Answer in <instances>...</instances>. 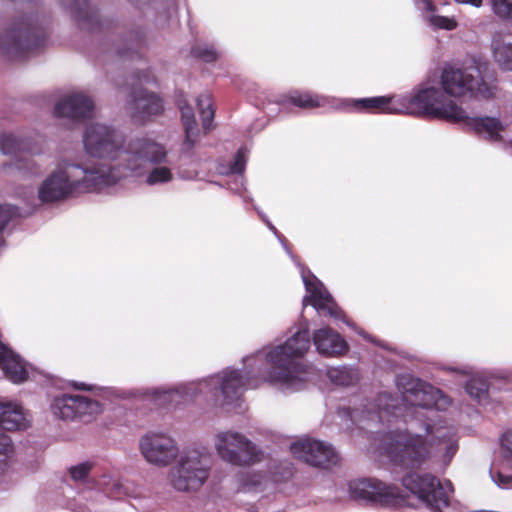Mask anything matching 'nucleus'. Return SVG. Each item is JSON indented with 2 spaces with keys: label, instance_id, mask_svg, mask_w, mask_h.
Instances as JSON below:
<instances>
[{
  "label": "nucleus",
  "instance_id": "f257e3e1",
  "mask_svg": "<svg viewBox=\"0 0 512 512\" xmlns=\"http://www.w3.org/2000/svg\"><path fill=\"white\" fill-rule=\"evenodd\" d=\"M310 346V334L306 326L285 343L272 347L265 354L264 367L245 372V376L239 370H225L209 379L192 382L167 393L172 399L175 396L194 397L209 390L215 403L224 407L237 401L246 388H257L262 382L297 391L303 388L308 377V372L299 362V358L307 353Z\"/></svg>",
  "mask_w": 512,
  "mask_h": 512
},
{
  "label": "nucleus",
  "instance_id": "f03ea898",
  "mask_svg": "<svg viewBox=\"0 0 512 512\" xmlns=\"http://www.w3.org/2000/svg\"><path fill=\"white\" fill-rule=\"evenodd\" d=\"M83 144L91 157L110 161L109 164L89 169L102 188L129 175H144L151 165L160 164L166 159V151L160 144L147 138L126 142L120 130L101 123L86 128Z\"/></svg>",
  "mask_w": 512,
  "mask_h": 512
},
{
  "label": "nucleus",
  "instance_id": "7ed1b4c3",
  "mask_svg": "<svg viewBox=\"0 0 512 512\" xmlns=\"http://www.w3.org/2000/svg\"><path fill=\"white\" fill-rule=\"evenodd\" d=\"M458 447V439L452 429L426 423L421 433L411 430L388 433L383 437L379 451L397 466L420 469L432 461L448 466Z\"/></svg>",
  "mask_w": 512,
  "mask_h": 512
},
{
  "label": "nucleus",
  "instance_id": "20e7f679",
  "mask_svg": "<svg viewBox=\"0 0 512 512\" xmlns=\"http://www.w3.org/2000/svg\"><path fill=\"white\" fill-rule=\"evenodd\" d=\"M50 23V16L38 11L13 17L0 32V53L21 58L44 47L49 39Z\"/></svg>",
  "mask_w": 512,
  "mask_h": 512
},
{
  "label": "nucleus",
  "instance_id": "39448f33",
  "mask_svg": "<svg viewBox=\"0 0 512 512\" xmlns=\"http://www.w3.org/2000/svg\"><path fill=\"white\" fill-rule=\"evenodd\" d=\"M435 73L427 75L411 95L399 96L401 114L432 116L454 122L465 116V110L449 99Z\"/></svg>",
  "mask_w": 512,
  "mask_h": 512
},
{
  "label": "nucleus",
  "instance_id": "423d86ee",
  "mask_svg": "<svg viewBox=\"0 0 512 512\" xmlns=\"http://www.w3.org/2000/svg\"><path fill=\"white\" fill-rule=\"evenodd\" d=\"M102 187L94 179L88 168L67 160L58 162L54 171L42 182L38 190L42 202L63 200L73 193L100 190Z\"/></svg>",
  "mask_w": 512,
  "mask_h": 512
},
{
  "label": "nucleus",
  "instance_id": "0eeeda50",
  "mask_svg": "<svg viewBox=\"0 0 512 512\" xmlns=\"http://www.w3.org/2000/svg\"><path fill=\"white\" fill-rule=\"evenodd\" d=\"M489 66H444L434 72L446 96L465 95L489 98L497 90L496 77L488 72Z\"/></svg>",
  "mask_w": 512,
  "mask_h": 512
},
{
  "label": "nucleus",
  "instance_id": "6e6552de",
  "mask_svg": "<svg viewBox=\"0 0 512 512\" xmlns=\"http://www.w3.org/2000/svg\"><path fill=\"white\" fill-rule=\"evenodd\" d=\"M212 466V455L206 449H185L170 470V483L179 492H197L210 478Z\"/></svg>",
  "mask_w": 512,
  "mask_h": 512
},
{
  "label": "nucleus",
  "instance_id": "1a4fd4ad",
  "mask_svg": "<svg viewBox=\"0 0 512 512\" xmlns=\"http://www.w3.org/2000/svg\"><path fill=\"white\" fill-rule=\"evenodd\" d=\"M214 448L221 460L234 466H250L260 462L263 453L247 437L236 431L215 435Z\"/></svg>",
  "mask_w": 512,
  "mask_h": 512
},
{
  "label": "nucleus",
  "instance_id": "9d476101",
  "mask_svg": "<svg viewBox=\"0 0 512 512\" xmlns=\"http://www.w3.org/2000/svg\"><path fill=\"white\" fill-rule=\"evenodd\" d=\"M402 484L435 512L449 505V492L453 491L449 481L443 484L431 474L409 473L402 478Z\"/></svg>",
  "mask_w": 512,
  "mask_h": 512
},
{
  "label": "nucleus",
  "instance_id": "9b49d317",
  "mask_svg": "<svg viewBox=\"0 0 512 512\" xmlns=\"http://www.w3.org/2000/svg\"><path fill=\"white\" fill-rule=\"evenodd\" d=\"M0 151L15 157L14 166L23 175L41 173V166L31 157V155L41 153V149L31 137L12 133L2 134L0 136Z\"/></svg>",
  "mask_w": 512,
  "mask_h": 512
},
{
  "label": "nucleus",
  "instance_id": "f8f14e48",
  "mask_svg": "<svg viewBox=\"0 0 512 512\" xmlns=\"http://www.w3.org/2000/svg\"><path fill=\"white\" fill-rule=\"evenodd\" d=\"M353 499L374 506H397L402 502L400 490L377 479H360L349 484Z\"/></svg>",
  "mask_w": 512,
  "mask_h": 512
},
{
  "label": "nucleus",
  "instance_id": "ddd939ff",
  "mask_svg": "<svg viewBox=\"0 0 512 512\" xmlns=\"http://www.w3.org/2000/svg\"><path fill=\"white\" fill-rule=\"evenodd\" d=\"M139 449L151 465L166 467L179 456L177 442L165 433L150 432L141 437Z\"/></svg>",
  "mask_w": 512,
  "mask_h": 512
},
{
  "label": "nucleus",
  "instance_id": "4468645a",
  "mask_svg": "<svg viewBox=\"0 0 512 512\" xmlns=\"http://www.w3.org/2000/svg\"><path fill=\"white\" fill-rule=\"evenodd\" d=\"M118 86L131 87L129 99L126 102V110L137 121L145 122L158 116L164 111L162 98L155 92L143 88H136V79L131 82L117 83Z\"/></svg>",
  "mask_w": 512,
  "mask_h": 512
},
{
  "label": "nucleus",
  "instance_id": "2eb2a0df",
  "mask_svg": "<svg viewBox=\"0 0 512 512\" xmlns=\"http://www.w3.org/2000/svg\"><path fill=\"white\" fill-rule=\"evenodd\" d=\"M59 3L82 30L100 32L114 24L112 19H102L99 9L90 0H59Z\"/></svg>",
  "mask_w": 512,
  "mask_h": 512
},
{
  "label": "nucleus",
  "instance_id": "dca6fc26",
  "mask_svg": "<svg viewBox=\"0 0 512 512\" xmlns=\"http://www.w3.org/2000/svg\"><path fill=\"white\" fill-rule=\"evenodd\" d=\"M292 454L304 462L317 467H328L338 462L335 449L322 441L305 439L295 442L290 447Z\"/></svg>",
  "mask_w": 512,
  "mask_h": 512
},
{
  "label": "nucleus",
  "instance_id": "f3484780",
  "mask_svg": "<svg viewBox=\"0 0 512 512\" xmlns=\"http://www.w3.org/2000/svg\"><path fill=\"white\" fill-rule=\"evenodd\" d=\"M397 387L403 403L411 407H432L435 405V394L439 392L426 382L410 375L401 376L397 381Z\"/></svg>",
  "mask_w": 512,
  "mask_h": 512
},
{
  "label": "nucleus",
  "instance_id": "a211bd4d",
  "mask_svg": "<svg viewBox=\"0 0 512 512\" xmlns=\"http://www.w3.org/2000/svg\"><path fill=\"white\" fill-rule=\"evenodd\" d=\"M303 281L306 290L310 293L309 296H305L303 299L304 307L310 303L319 313H323L335 319H342L347 325H350L349 322L345 320L342 310L318 279L314 276L311 279L303 276Z\"/></svg>",
  "mask_w": 512,
  "mask_h": 512
},
{
  "label": "nucleus",
  "instance_id": "6ab92c4d",
  "mask_svg": "<svg viewBox=\"0 0 512 512\" xmlns=\"http://www.w3.org/2000/svg\"><path fill=\"white\" fill-rule=\"evenodd\" d=\"M93 110L94 101L88 94L72 92L56 102L53 114L58 118L84 120L92 117Z\"/></svg>",
  "mask_w": 512,
  "mask_h": 512
},
{
  "label": "nucleus",
  "instance_id": "aec40b11",
  "mask_svg": "<svg viewBox=\"0 0 512 512\" xmlns=\"http://www.w3.org/2000/svg\"><path fill=\"white\" fill-rule=\"evenodd\" d=\"M155 26L164 28L178 13L177 0H128Z\"/></svg>",
  "mask_w": 512,
  "mask_h": 512
},
{
  "label": "nucleus",
  "instance_id": "412c9836",
  "mask_svg": "<svg viewBox=\"0 0 512 512\" xmlns=\"http://www.w3.org/2000/svg\"><path fill=\"white\" fill-rule=\"evenodd\" d=\"M147 45V33L142 27L126 31L113 41V53L124 60H140V51Z\"/></svg>",
  "mask_w": 512,
  "mask_h": 512
},
{
  "label": "nucleus",
  "instance_id": "4be33fe9",
  "mask_svg": "<svg viewBox=\"0 0 512 512\" xmlns=\"http://www.w3.org/2000/svg\"><path fill=\"white\" fill-rule=\"evenodd\" d=\"M492 480L501 488H512V432L501 439L500 458L490 468Z\"/></svg>",
  "mask_w": 512,
  "mask_h": 512
},
{
  "label": "nucleus",
  "instance_id": "5701e85b",
  "mask_svg": "<svg viewBox=\"0 0 512 512\" xmlns=\"http://www.w3.org/2000/svg\"><path fill=\"white\" fill-rule=\"evenodd\" d=\"M313 342L317 352L326 357H339L349 350L345 339L329 327L316 330L313 334Z\"/></svg>",
  "mask_w": 512,
  "mask_h": 512
},
{
  "label": "nucleus",
  "instance_id": "b1692460",
  "mask_svg": "<svg viewBox=\"0 0 512 512\" xmlns=\"http://www.w3.org/2000/svg\"><path fill=\"white\" fill-rule=\"evenodd\" d=\"M454 123H462L471 128L477 135L490 141L501 140V132L504 129L502 123L495 117H470L466 112L462 119L454 121Z\"/></svg>",
  "mask_w": 512,
  "mask_h": 512
},
{
  "label": "nucleus",
  "instance_id": "393cba45",
  "mask_svg": "<svg viewBox=\"0 0 512 512\" xmlns=\"http://www.w3.org/2000/svg\"><path fill=\"white\" fill-rule=\"evenodd\" d=\"M399 105V96H378L352 101V106L357 111L371 113L401 114Z\"/></svg>",
  "mask_w": 512,
  "mask_h": 512
},
{
  "label": "nucleus",
  "instance_id": "a878e982",
  "mask_svg": "<svg viewBox=\"0 0 512 512\" xmlns=\"http://www.w3.org/2000/svg\"><path fill=\"white\" fill-rule=\"evenodd\" d=\"M29 420L23 407L17 402L0 401V427L7 431L27 428Z\"/></svg>",
  "mask_w": 512,
  "mask_h": 512
},
{
  "label": "nucleus",
  "instance_id": "bb28decb",
  "mask_svg": "<svg viewBox=\"0 0 512 512\" xmlns=\"http://www.w3.org/2000/svg\"><path fill=\"white\" fill-rule=\"evenodd\" d=\"M0 368L14 383H21L27 379L28 373L19 355L3 344L0 345Z\"/></svg>",
  "mask_w": 512,
  "mask_h": 512
},
{
  "label": "nucleus",
  "instance_id": "cd10ccee",
  "mask_svg": "<svg viewBox=\"0 0 512 512\" xmlns=\"http://www.w3.org/2000/svg\"><path fill=\"white\" fill-rule=\"evenodd\" d=\"M176 104L181 111V117L185 129V141L183 149L190 150L195 144L198 137L197 123L192 108L188 105L187 100L180 94L176 100Z\"/></svg>",
  "mask_w": 512,
  "mask_h": 512
},
{
  "label": "nucleus",
  "instance_id": "c85d7f7f",
  "mask_svg": "<svg viewBox=\"0 0 512 512\" xmlns=\"http://www.w3.org/2000/svg\"><path fill=\"white\" fill-rule=\"evenodd\" d=\"M99 489L111 499H123L133 494V487L128 482L113 478L109 475H103L98 481Z\"/></svg>",
  "mask_w": 512,
  "mask_h": 512
},
{
  "label": "nucleus",
  "instance_id": "c756f323",
  "mask_svg": "<svg viewBox=\"0 0 512 512\" xmlns=\"http://www.w3.org/2000/svg\"><path fill=\"white\" fill-rule=\"evenodd\" d=\"M224 53V50L217 44L207 41H197L190 49L191 56L205 64H211L222 60Z\"/></svg>",
  "mask_w": 512,
  "mask_h": 512
},
{
  "label": "nucleus",
  "instance_id": "7c9ffc66",
  "mask_svg": "<svg viewBox=\"0 0 512 512\" xmlns=\"http://www.w3.org/2000/svg\"><path fill=\"white\" fill-rule=\"evenodd\" d=\"M53 415L62 420L76 419V395L63 394L55 397L51 403Z\"/></svg>",
  "mask_w": 512,
  "mask_h": 512
},
{
  "label": "nucleus",
  "instance_id": "2f4dec72",
  "mask_svg": "<svg viewBox=\"0 0 512 512\" xmlns=\"http://www.w3.org/2000/svg\"><path fill=\"white\" fill-rule=\"evenodd\" d=\"M237 482L243 492H261L265 489L268 478L264 472L245 471L237 475Z\"/></svg>",
  "mask_w": 512,
  "mask_h": 512
},
{
  "label": "nucleus",
  "instance_id": "473e14b6",
  "mask_svg": "<svg viewBox=\"0 0 512 512\" xmlns=\"http://www.w3.org/2000/svg\"><path fill=\"white\" fill-rule=\"evenodd\" d=\"M289 101L303 109H314L324 107L329 103V99L325 96L313 94L311 92L293 91L289 95Z\"/></svg>",
  "mask_w": 512,
  "mask_h": 512
},
{
  "label": "nucleus",
  "instance_id": "72a5a7b5",
  "mask_svg": "<svg viewBox=\"0 0 512 512\" xmlns=\"http://www.w3.org/2000/svg\"><path fill=\"white\" fill-rule=\"evenodd\" d=\"M491 49L496 64H512V42H507L501 33L493 34Z\"/></svg>",
  "mask_w": 512,
  "mask_h": 512
},
{
  "label": "nucleus",
  "instance_id": "f704fd0d",
  "mask_svg": "<svg viewBox=\"0 0 512 512\" xmlns=\"http://www.w3.org/2000/svg\"><path fill=\"white\" fill-rule=\"evenodd\" d=\"M101 412V405L98 401L86 396L76 395V419L82 422H90Z\"/></svg>",
  "mask_w": 512,
  "mask_h": 512
},
{
  "label": "nucleus",
  "instance_id": "c9c22d12",
  "mask_svg": "<svg viewBox=\"0 0 512 512\" xmlns=\"http://www.w3.org/2000/svg\"><path fill=\"white\" fill-rule=\"evenodd\" d=\"M327 376L332 383L338 386H351L358 380L357 372L346 366L329 368Z\"/></svg>",
  "mask_w": 512,
  "mask_h": 512
},
{
  "label": "nucleus",
  "instance_id": "e433bc0d",
  "mask_svg": "<svg viewBox=\"0 0 512 512\" xmlns=\"http://www.w3.org/2000/svg\"><path fill=\"white\" fill-rule=\"evenodd\" d=\"M197 107L202 119V126L205 132L212 128L215 111L212 107L211 95L208 92L202 93L197 98Z\"/></svg>",
  "mask_w": 512,
  "mask_h": 512
},
{
  "label": "nucleus",
  "instance_id": "4c0bfd02",
  "mask_svg": "<svg viewBox=\"0 0 512 512\" xmlns=\"http://www.w3.org/2000/svg\"><path fill=\"white\" fill-rule=\"evenodd\" d=\"M465 389L471 397L481 402L487 396L489 385L486 380L474 377L467 381Z\"/></svg>",
  "mask_w": 512,
  "mask_h": 512
},
{
  "label": "nucleus",
  "instance_id": "58836bf2",
  "mask_svg": "<svg viewBox=\"0 0 512 512\" xmlns=\"http://www.w3.org/2000/svg\"><path fill=\"white\" fill-rule=\"evenodd\" d=\"M491 8L498 18L512 19V0H491Z\"/></svg>",
  "mask_w": 512,
  "mask_h": 512
},
{
  "label": "nucleus",
  "instance_id": "ea45409f",
  "mask_svg": "<svg viewBox=\"0 0 512 512\" xmlns=\"http://www.w3.org/2000/svg\"><path fill=\"white\" fill-rule=\"evenodd\" d=\"M172 179V173L169 168L160 166L152 169L147 175L146 182L150 185L165 183Z\"/></svg>",
  "mask_w": 512,
  "mask_h": 512
},
{
  "label": "nucleus",
  "instance_id": "a19ab883",
  "mask_svg": "<svg viewBox=\"0 0 512 512\" xmlns=\"http://www.w3.org/2000/svg\"><path fill=\"white\" fill-rule=\"evenodd\" d=\"M92 467L93 464L86 461L70 467L69 474L73 481L83 483L88 479Z\"/></svg>",
  "mask_w": 512,
  "mask_h": 512
},
{
  "label": "nucleus",
  "instance_id": "79ce46f5",
  "mask_svg": "<svg viewBox=\"0 0 512 512\" xmlns=\"http://www.w3.org/2000/svg\"><path fill=\"white\" fill-rule=\"evenodd\" d=\"M428 20L430 25L435 29L452 31L457 27V21L454 18L448 16L431 14Z\"/></svg>",
  "mask_w": 512,
  "mask_h": 512
},
{
  "label": "nucleus",
  "instance_id": "37998d69",
  "mask_svg": "<svg viewBox=\"0 0 512 512\" xmlns=\"http://www.w3.org/2000/svg\"><path fill=\"white\" fill-rule=\"evenodd\" d=\"M13 446L10 437L0 433V470L6 465V458L12 453Z\"/></svg>",
  "mask_w": 512,
  "mask_h": 512
},
{
  "label": "nucleus",
  "instance_id": "c03bdc74",
  "mask_svg": "<svg viewBox=\"0 0 512 512\" xmlns=\"http://www.w3.org/2000/svg\"><path fill=\"white\" fill-rule=\"evenodd\" d=\"M16 214V209L10 205H0V232Z\"/></svg>",
  "mask_w": 512,
  "mask_h": 512
},
{
  "label": "nucleus",
  "instance_id": "a18cd8bd",
  "mask_svg": "<svg viewBox=\"0 0 512 512\" xmlns=\"http://www.w3.org/2000/svg\"><path fill=\"white\" fill-rule=\"evenodd\" d=\"M246 156L245 151L240 149L235 155L234 161L231 165V172L241 174L245 170Z\"/></svg>",
  "mask_w": 512,
  "mask_h": 512
},
{
  "label": "nucleus",
  "instance_id": "49530a36",
  "mask_svg": "<svg viewBox=\"0 0 512 512\" xmlns=\"http://www.w3.org/2000/svg\"><path fill=\"white\" fill-rule=\"evenodd\" d=\"M283 472L278 475L276 472H272V479L275 482H279L285 479H288L292 476V469L288 463L281 464Z\"/></svg>",
  "mask_w": 512,
  "mask_h": 512
},
{
  "label": "nucleus",
  "instance_id": "de8ad7c7",
  "mask_svg": "<svg viewBox=\"0 0 512 512\" xmlns=\"http://www.w3.org/2000/svg\"><path fill=\"white\" fill-rule=\"evenodd\" d=\"M414 2L418 8H422L425 11L434 12L436 10L432 0H414Z\"/></svg>",
  "mask_w": 512,
  "mask_h": 512
},
{
  "label": "nucleus",
  "instance_id": "09e8293b",
  "mask_svg": "<svg viewBox=\"0 0 512 512\" xmlns=\"http://www.w3.org/2000/svg\"><path fill=\"white\" fill-rule=\"evenodd\" d=\"M389 398L390 397L386 393L380 395L379 399H378L379 400V407H380L381 410H384L387 414L397 415V413L395 411L390 412V410H389L390 405H388L386 403Z\"/></svg>",
  "mask_w": 512,
  "mask_h": 512
},
{
  "label": "nucleus",
  "instance_id": "8fccbe9b",
  "mask_svg": "<svg viewBox=\"0 0 512 512\" xmlns=\"http://www.w3.org/2000/svg\"><path fill=\"white\" fill-rule=\"evenodd\" d=\"M458 4L462 5H471L473 7L479 8L482 6L483 0H454Z\"/></svg>",
  "mask_w": 512,
  "mask_h": 512
},
{
  "label": "nucleus",
  "instance_id": "3c124183",
  "mask_svg": "<svg viewBox=\"0 0 512 512\" xmlns=\"http://www.w3.org/2000/svg\"><path fill=\"white\" fill-rule=\"evenodd\" d=\"M261 218L267 223L268 227L270 230H272L274 233H277V230L276 228L273 226L272 223H270L269 221H267L261 214H260Z\"/></svg>",
  "mask_w": 512,
  "mask_h": 512
},
{
  "label": "nucleus",
  "instance_id": "603ef678",
  "mask_svg": "<svg viewBox=\"0 0 512 512\" xmlns=\"http://www.w3.org/2000/svg\"><path fill=\"white\" fill-rule=\"evenodd\" d=\"M75 387H76L77 389H81V390H85V389H87V386H86L84 383H80V384L76 383V384H75Z\"/></svg>",
  "mask_w": 512,
  "mask_h": 512
},
{
  "label": "nucleus",
  "instance_id": "864d4df0",
  "mask_svg": "<svg viewBox=\"0 0 512 512\" xmlns=\"http://www.w3.org/2000/svg\"><path fill=\"white\" fill-rule=\"evenodd\" d=\"M150 81L151 80L147 76H144L143 79H140V78L137 79V82H139V83H142V82L149 83Z\"/></svg>",
  "mask_w": 512,
  "mask_h": 512
},
{
  "label": "nucleus",
  "instance_id": "5fc2aeb1",
  "mask_svg": "<svg viewBox=\"0 0 512 512\" xmlns=\"http://www.w3.org/2000/svg\"><path fill=\"white\" fill-rule=\"evenodd\" d=\"M473 65H476V64H482L480 61H477L476 59H472V63Z\"/></svg>",
  "mask_w": 512,
  "mask_h": 512
},
{
  "label": "nucleus",
  "instance_id": "6e6d98bb",
  "mask_svg": "<svg viewBox=\"0 0 512 512\" xmlns=\"http://www.w3.org/2000/svg\"><path fill=\"white\" fill-rule=\"evenodd\" d=\"M358 333L363 337L368 338V336L362 330H359Z\"/></svg>",
  "mask_w": 512,
  "mask_h": 512
},
{
  "label": "nucleus",
  "instance_id": "4d7b16f0",
  "mask_svg": "<svg viewBox=\"0 0 512 512\" xmlns=\"http://www.w3.org/2000/svg\"><path fill=\"white\" fill-rule=\"evenodd\" d=\"M261 354H257L254 358H252L251 360H254V361H257L259 358H260Z\"/></svg>",
  "mask_w": 512,
  "mask_h": 512
}]
</instances>
